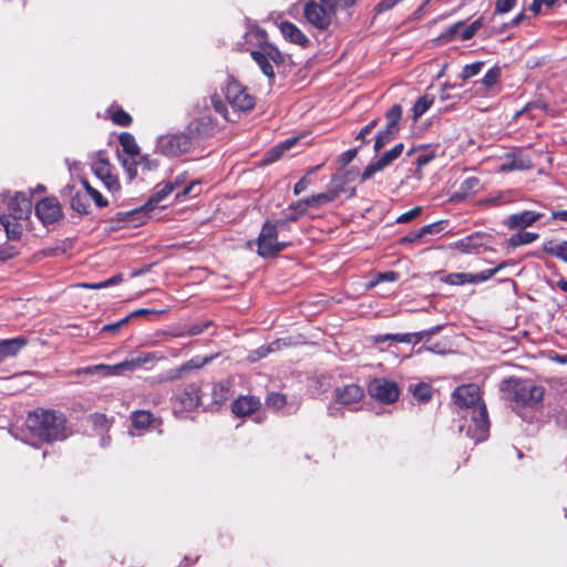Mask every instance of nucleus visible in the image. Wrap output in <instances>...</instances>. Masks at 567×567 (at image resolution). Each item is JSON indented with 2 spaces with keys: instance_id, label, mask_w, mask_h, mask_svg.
I'll return each instance as SVG.
<instances>
[{
  "instance_id": "nucleus-34",
  "label": "nucleus",
  "mask_w": 567,
  "mask_h": 567,
  "mask_svg": "<svg viewBox=\"0 0 567 567\" xmlns=\"http://www.w3.org/2000/svg\"><path fill=\"white\" fill-rule=\"evenodd\" d=\"M120 144L123 147V151L131 156H135L140 152V147L131 133H122L120 135Z\"/></svg>"
},
{
  "instance_id": "nucleus-21",
  "label": "nucleus",
  "mask_w": 567,
  "mask_h": 567,
  "mask_svg": "<svg viewBox=\"0 0 567 567\" xmlns=\"http://www.w3.org/2000/svg\"><path fill=\"white\" fill-rule=\"evenodd\" d=\"M279 30L282 37L290 41L291 43L298 44L300 47H307L309 43L308 38L302 33V31L297 28L293 23L284 21L279 24Z\"/></svg>"
},
{
  "instance_id": "nucleus-3",
  "label": "nucleus",
  "mask_w": 567,
  "mask_h": 567,
  "mask_svg": "<svg viewBox=\"0 0 567 567\" xmlns=\"http://www.w3.org/2000/svg\"><path fill=\"white\" fill-rule=\"evenodd\" d=\"M503 395L517 405L534 406L544 399L545 389L530 382L517 379L505 380L501 385Z\"/></svg>"
},
{
  "instance_id": "nucleus-8",
  "label": "nucleus",
  "mask_w": 567,
  "mask_h": 567,
  "mask_svg": "<svg viewBox=\"0 0 567 567\" xmlns=\"http://www.w3.org/2000/svg\"><path fill=\"white\" fill-rule=\"evenodd\" d=\"M93 174L104 184L106 189L115 193L120 189L117 176L112 172V165L106 156L100 152L91 165Z\"/></svg>"
},
{
  "instance_id": "nucleus-7",
  "label": "nucleus",
  "mask_w": 567,
  "mask_h": 567,
  "mask_svg": "<svg viewBox=\"0 0 567 567\" xmlns=\"http://www.w3.org/2000/svg\"><path fill=\"white\" fill-rule=\"evenodd\" d=\"M251 56L254 61L259 65L262 73L270 79L275 75L272 64L279 65L284 62L281 52L269 43H266L258 50L252 51Z\"/></svg>"
},
{
  "instance_id": "nucleus-20",
  "label": "nucleus",
  "mask_w": 567,
  "mask_h": 567,
  "mask_svg": "<svg viewBox=\"0 0 567 567\" xmlns=\"http://www.w3.org/2000/svg\"><path fill=\"white\" fill-rule=\"evenodd\" d=\"M357 0H321V29L331 22V17L339 8L352 6Z\"/></svg>"
},
{
  "instance_id": "nucleus-6",
  "label": "nucleus",
  "mask_w": 567,
  "mask_h": 567,
  "mask_svg": "<svg viewBox=\"0 0 567 567\" xmlns=\"http://www.w3.org/2000/svg\"><path fill=\"white\" fill-rule=\"evenodd\" d=\"M156 148L165 156L177 157L192 148V138L184 133L163 135L158 137Z\"/></svg>"
},
{
  "instance_id": "nucleus-13",
  "label": "nucleus",
  "mask_w": 567,
  "mask_h": 567,
  "mask_svg": "<svg viewBox=\"0 0 567 567\" xmlns=\"http://www.w3.org/2000/svg\"><path fill=\"white\" fill-rule=\"evenodd\" d=\"M404 145L402 143L396 144L391 150L386 151L381 155L379 159L373 163H370L362 173V179L371 178L375 173L384 169L389 166L393 161H395L403 152Z\"/></svg>"
},
{
  "instance_id": "nucleus-64",
  "label": "nucleus",
  "mask_w": 567,
  "mask_h": 567,
  "mask_svg": "<svg viewBox=\"0 0 567 567\" xmlns=\"http://www.w3.org/2000/svg\"><path fill=\"white\" fill-rule=\"evenodd\" d=\"M423 237V234H421V228L414 233L409 234L408 236L403 237L401 239L402 244H410L414 243Z\"/></svg>"
},
{
  "instance_id": "nucleus-41",
  "label": "nucleus",
  "mask_w": 567,
  "mask_h": 567,
  "mask_svg": "<svg viewBox=\"0 0 567 567\" xmlns=\"http://www.w3.org/2000/svg\"><path fill=\"white\" fill-rule=\"evenodd\" d=\"M305 17L311 24L319 27V6L315 1L306 4Z\"/></svg>"
},
{
  "instance_id": "nucleus-4",
  "label": "nucleus",
  "mask_w": 567,
  "mask_h": 567,
  "mask_svg": "<svg viewBox=\"0 0 567 567\" xmlns=\"http://www.w3.org/2000/svg\"><path fill=\"white\" fill-rule=\"evenodd\" d=\"M225 97L235 112H249L255 106V97L234 79H229L224 89Z\"/></svg>"
},
{
  "instance_id": "nucleus-51",
  "label": "nucleus",
  "mask_w": 567,
  "mask_h": 567,
  "mask_svg": "<svg viewBox=\"0 0 567 567\" xmlns=\"http://www.w3.org/2000/svg\"><path fill=\"white\" fill-rule=\"evenodd\" d=\"M396 133H389V130H383L380 132L375 138L374 142V151L379 152L382 147H384L394 136Z\"/></svg>"
},
{
  "instance_id": "nucleus-61",
  "label": "nucleus",
  "mask_w": 567,
  "mask_h": 567,
  "mask_svg": "<svg viewBox=\"0 0 567 567\" xmlns=\"http://www.w3.org/2000/svg\"><path fill=\"white\" fill-rule=\"evenodd\" d=\"M189 130L195 131L198 134H206L209 131V125L208 124L202 125L199 121H194L190 123Z\"/></svg>"
},
{
  "instance_id": "nucleus-11",
  "label": "nucleus",
  "mask_w": 567,
  "mask_h": 567,
  "mask_svg": "<svg viewBox=\"0 0 567 567\" xmlns=\"http://www.w3.org/2000/svg\"><path fill=\"white\" fill-rule=\"evenodd\" d=\"M199 388L196 384H188L174 398L175 413L193 411L199 405Z\"/></svg>"
},
{
  "instance_id": "nucleus-54",
  "label": "nucleus",
  "mask_w": 567,
  "mask_h": 567,
  "mask_svg": "<svg viewBox=\"0 0 567 567\" xmlns=\"http://www.w3.org/2000/svg\"><path fill=\"white\" fill-rule=\"evenodd\" d=\"M517 0H496L495 4V13L504 14L508 11H511Z\"/></svg>"
},
{
  "instance_id": "nucleus-49",
  "label": "nucleus",
  "mask_w": 567,
  "mask_h": 567,
  "mask_svg": "<svg viewBox=\"0 0 567 567\" xmlns=\"http://www.w3.org/2000/svg\"><path fill=\"white\" fill-rule=\"evenodd\" d=\"M287 401L285 395L280 393H271L266 399V405L274 410H280L286 405Z\"/></svg>"
},
{
  "instance_id": "nucleus-31",
  "label": "nucleus",
  "mask_w": 567,
  "mask_h": 567,
  "mask_svg": "<svg viewBox=\"0 0 567 567\" xmlns=\"http://www.w3.org/2000/svg\"><path fill=\"white\" fill-rule=\"evenodd\" d=\"M543 250L546 254L555 256V257L564 260L565 262H567V241H563V243L547 241L544 244Z\"/></svg>"
},
{
  "instance_id": "nucleus-17",
  "label": "nucleus",
  "mask_w": 567,
  "mask_h": 567,
  "mask_svg": "<svg viewBox=\"0 0 567 567\" xmlns=\"http://www.w3.org/2000/svg\"><path fill=\"white\" fill-rule=\"evenodd\" d=\"M364 396V390L358 384H348L334 391L337 403L346 406L359 403Z\"/></svg>"
},
{
  "instance_id": "nucleus-37",
  "label": "nucleus",
  "mask_w": 567,
  "mask_h": 567,
  "mask_svg": "<svg viewBox=\"0 0 567 567\" xmlns=\"http://www.w3.org/2000/svg\"><path fill=\"white\" fill-rule=\"evenodd\" d=\"M410 391L412 392L413 396L421 402H426L432 396V388L426 383L411 385Z\"/></svg>"
},
{
  "instance_id": "nucleus-45",
  "label": "nucleus",
  "mask_w": 567,
  "mask_h": 567,
  "mask_svg": "<svg viewBox=\"0 0 567 567\" xmlns=\"http://www.w3.org/2000/svg\"><path fill=\"white\" fill-rule=\"evenodd\" d=\"M112 121L120 126H128L132 122L131 115L122 109H115L111 114Z\"/></svg>"
},
{
  "instance_id": "nucleus-24",
  "label": "nucleus",
  "mask_w": 567,
  "mask_h": 567,
  "mask_svg": "<svg viewBox=\"0 0 567 567\" xmlns=\"http://www.w3.org/2000/svg\"><path fill=\"white\" fill-rule=\"evenodd\" d=\"M532 167L530 161L526 157L507 154L499 166L501 172L525 171Z\"/></svg>"
},
{
  "instance_id": "nucleus-5",
  "label": "nucleus",
  "mask_w": 567,
  "mask_h": 567,
  "mask_svg": "<svg viewBox=\"0 0 567 567\" xmlns=\"http://www.w3.org/2000/svg\"><path fill=\"white\" fill-rule=\"evenodd\" d=\"M286 246V243L278 240L276 225L266 223L257 238V254L262 258L274 257Z\"/></svg>"
},
{
  "instance_id": "nucleus-33",
  "label": "nucleus",
  "mask_w": 567,
  "mask_h": 567,
  "mask_svg": "<svg viewBox=\"0 0 567 567\" xmlns=\"http://www.w3.org/2000/svg\"><path fill=\"white\" fill-rule=\"evenodd\" d=\"M281 346H287V342L285 340H276L269 343L268 346H262L249 355V360L257 361L266 357L268 353L279 351L281 349Z\"/></svg>"
},
{
  "instance_id": "nucleus-44",
  "label": "nucleus",
  "mask_w": 567,
  "mask_h": 567,
  "mask_svg": "<svg viewBox=\"0 0 567 567\" xmlns=\"http://www.w3.org/2000/svg\"><path fill=\"white\" fill-rule=\"evenodd\" d=\"M463 28V22H456L449 27L440 37L443 42H450L460 39V31Z\"/></svg>"
},
{
  "instance_id": "nucleus-10",
  "label": "nucleus",
  "mask_w": 567,
  "mask_h": 567,
  "mask_svg": "<svg viewBox=\"0 0 567 567\" xmlns=\"http://www.w3.org/2000/svg\"><path fill=\"white\" fill-rule=\"evenodd\" d=\"M353 174L349 171L339 172L332 178L328 190L324 194H321V202H331L339 197L341 194L347 195V197H351L355 193V188L352 186H348V184L352 181Z\"/></svg>"
},
{
  "instance_id": "nucleus-26",
  "label": "nucleus",
  "mask_w": 567,
  "mask_h": 567,
  "mask_svg": "<svg viewBox=\"0 0 567 567\" xmlns=\"http://www.w3.org/2000/svg\"><path fill=\"white\" fill-rule=\"evenodd\" d=\"M210 360H212V358H204V359L194 358L190 361L182 364L181 367L171 370L168 372L167 379L168 380H177V379L182 378L185 373H187L192 370L202 368L203 365L208 363Z\"/></svg>"
},
{
  "instance_id": "nucleus-56",
  "label": "nucleus",
  "mask_w": 567,
  "mask_h": 567,
  "mask_svg": "<svg viewBox=\"0 0 567 567\" xmlns=\"http://www.w3.org/2000/svg\"><path fill=\"white\" fill-rule=\"evenodd\" d=\"M199 181H194L189 183L181 193H178L177 197H186V196H197L199 194V190L197 187L199 186Z\"/></svg>"
},
{
  "instance_id": "nucleus-35",
  "label": "nucleus",
  "mask_w": 567,
  "mask_h": 567,
  "mask_svg": "<svg viewBox=\"0 0 567 567\" xmlns=\"http://www.w3.org/2000/svg\"><path fill=\"white\" fill-rule=\"evenodd\" d=\"M318 200L317 197H312L311 199L298 202L296 205L290 206L291 214L286 216L287 220H296L298 216L305 214L308 209V207L311 204H315Z\"/></svg>"
},
{
  "instance_id": "nucleus-62",
  "label": "nucleus",
  "mask_w": 567,
  "mask_h": 567,
  "mask_svg": "<svg viewBox=\"0 0 567 567\" xmlns=\"http://www.w3.org/2000/svg\"><path fill=\"white\" fill-rule=\"evenodd\" d=\"M310 181H309V175H306L303 176L296 185H295V194L298 195L300 194L301 192H303L307 186L309 185Z\"/></svg>"
},
{
  "instance_id": "nucleus-18",
  "label": "nucleus",
  "mask_w": 567,
  "mask_h": 567,
  "mask_svg": "<svg viewBox=\"0 0 567 567\" xmlns=\"http://www.w3.org/2000/svg\"><path fill=\"white\" fill-rule=\"evenodd\" d=\"M261 406V402L257 396L254 395H240L231 404V412L238 416H248Z\"/></svg>"
},
{
  "instance_id": "nucleus-57",
  "label": "nucleus",
  "mask_w": 567,
  "mask_h": 567,
  "mask_svg": "<svg viewBox=\"0 0 567 567\" xmlns=\"http://www.w3.org/2000/svg\"><path fill=\"white\" fill-rule=\"evenodd\" d=\"M480 181L476 177L466 178L461 186L463 193H474L478 187Z\"/></svg>"
},
{
  "instance_id": "nucleus-29",
  "label": "nucleus",
  "mask_w": 567,
  "mask_h": 567,
  "mask_svg": "<svg viewBox=\"0 0 567 567\" xmlns=\"http://www.w3.org/2000/svg\"><path fill=\"white\" fill-rule=\"evenodd\" d=\"M157 359L155 353H142L135 358L123 361V368L125 371H133L138 367L154 362Z\"/></svg>"
},
{
  "instance_id": "nucleus-36",
  "label": "nucleus",
  "mask_w": 567,
  "mask_h": 567,
  "mask_svg": "<svg viewBox=\"0 0 567 567\" xmlns=\"http://www.w3.org/2000/svg\"><path fill=\"white\" fill-rule=\"evenodd\" d=\"M152 423V414L147 411H136L132 414V425L135 429L144 430Z\"/></svg>"
},
{
  "instance_id": "nucleus-47",
  "label": "nucleus",
  "mask_w": 567,
  "mask_h": 567,
  "mask_svg": "<svg viewBox=\"0 0 567 567\" xmlns=\"http://www.w3.org/2000/svg\"><path fill=\"white\" fill-rule=\"evenodd\" d=\"M483 66H484V62H481V61L472 63V64H466L462 69L460 76L463 81H466V80L477 75L481 72Z\"/></svg>"
},
{
  "instance_id": "nucleus-32",
  "label": "nucleus",
  "mask_w": 567,
  "mask_h": 567,
  "mask_svg": "<svg viewBox=\"0 0 567 567\" xmlns=\"http://www.w3.org/2000/svg\"><path fill=\"white\" fill-rule=\"evenodd\" d=\"M434 103V96L430 94L422 95L412 109V117L417 121Z\"/></svg>"
},
{
  "instance_id": "nucleus-12",
  "label": "nucleus",
  "mask_w": 567,
  "mask_h": 567,
  "mask_svg": "<svg viewBox=\"0 0 567 567\" xmlns=\"http://www.w3.org/2000/svg\"><path fill=\"white\" fill-rule=\"evenodd\" d=\"M35 215L43 224H53L62 217V208L55 197H45L37 203Z\"/></svg>"
},
{
  "instance_id": "nucleus-27",
  "label": "nucleus",
  "mask_w": 567,
  "mask_h": 567,
  "mask_svg": "<svg viewBox=\"0 0 567 567\" xmlns=\"http://www.w3.org/2000/svg\"><path fill=\"white\" fill-rule=\"evenodd\" d=\"M25 219H16L10 216H1L0 223L4 227L7 236L9 239L16 240L19 239L23 231L22 221Z\"/></svg>"
},
{
  "instance_id": "nucleus-60",
  "label": "nucleus",
  "mask_w": 567,
  "mask_h": 567,
  "mask_svg": "<svg viewBox=\"0 0 567 567\" xmlns=\"http://www.w3.org/2000/svg\"><path fill=\"white\" fill-rule=\"evenodd\" d=\"M377 120L368 123L357 135V140L364 141L365 136L371 133V131L377 126Z\"/></svg>"
},
{
  "instance_id": "nucleus-22",
  "label": "nucleus",
  "mask_w": 567,
  "mask_h": 567,
  "mask_svg": "<svg viewBox=\"0 0 567 567\" xmlns=\"http://www.w3.org/2000/svg\"><path fill=\"white\" fill-rule=\"evenodd\" d=\"M542 216H543V214H540V213L526 210V212H523L519 214L511 215L506 220V225L511 229L525 228L527 226L533 225Z\"/></svg>"
},
{
  "instance_id": "nucleus-25",
  "label": "nucleus",
  "mask_w": 567,
  "mask_h": 567,
  "mask_svg": "<svg viewBox=\"0 0 567 567\" xmlns=\"http://www.w3.org/2000/svg\"><path fill=\"white\" fill-rule=\"evenodd\" d=\"M303 136H293L289 137L286 141L281 142L277 146L272 147L265 156L264 162L272 163L277 161L284 153L290 151L296 144H298Z\"/></svg>"
},
{
  "instance_id": "nucleus-9",
  "label": "nucleus",
  "mask_w": 567,
  "mask_h": 567,
  "mask_svg": "<svg viewBox=\"0 0 567 567\" xmlns=\"http://www.w3.org/2000/svg\"><path fill=\"white\" fill-rule=\"evenodd\" d=\"M368 391L372 398L385 404L395 402L400 395L398 384L383 378L371 381Z\"/></svg>"
},
{
  "instance_id": "nucleus-50",
  "label": "nucleus",
  "mask_w": 567,
  "mask_h": 567,
  "mask_svg": "<svg viewBox=\"0 0 567 567\" xmlns=\"http://www.w3.org/2000/svg\"><path fill=\"white\" fill-rule=\"evenodd\" d=\"M389 340L401 342V343H410V337H408L406 333H396V334L388 333V334H380V336L374 337L375 343H381V342L389 341Z\"/></svg>"
},
{
  "instance_id": "nucleus-15",
  "label": "nucleus",
  "mask_w": 567,
  "mask_h": 567,
  "mask_svg": "<svg viewBox=\"0 0 567 567\" xmlns=\"http://www.w3.org/2000/svg\"><path fill=\"white\" fill-rule=\"evenodd\" d=\"M173 193V185L166 183L159 190H157L150 199L138 209H134L128 213L130 216H137V220L140 224L145 223L146 215L150 210H152L155 206H157L164 198H166L169 194Z\"/></svg>"
},
{
  "instance_id": "nucleus-52",
  "label": "nucleus",
  "mask_w": 567,
  "mask_h": 567,
  "mask_svg": "<svg viewBox=\"0 0 567 567\" xmlns=\"http://www.w3.org/2000/svg\"><path fill=\"white\" fill-rule=\"evenodd\" d=\"M210 101L217 113H219L225 120L233 121L228 113L227 106L223 103L217 94L212 95Z\"/></svg>"
},
{
  "instance_id": "nucleus-48",
  "label": "nucleus",
  "mask_w": 567,
  "mask_h": 567,
  "mask_svg": "<svg viewBox=\"0 0 567 567\" xmlns=\"http://www.w3.org/2000/svg\"><path fill=\"white\" fill-rule=\"evenodd\" d=\"M212 324L210 321H206L203 323H194L187 330L175 333V337H190L200 334L205 329H207Z\"/></svg>"
},
{
  "instance_id": "nucleus-63",
  "label": "nucleus",
  "mask_w": 567,
  "mask_h": 567,
  "mask_svg": "<svg viewBox=\"0 0 567 567\" xmlns=\"http://www.w3.org/2000/svg\"><path fill=\"white\" fill-rule=\"evenodd\" d=\"M355 156H357V150H355V148H352V150H349V151L344 152V153L340 156V161H341L342 165H347V164H349L351 161H353Z\"/></svg>"
},
{
  "instance_id": "nucleus-58",
  "label": "nucleus",
  "mask_w": 567,
  "mask_h": 567,
  "mask_svg": "<svg viewBox=\"0 0 567 567\" xmlns=\"http://www.w3.org/2000/svg\"><path fill=\"white\" fill-rule=\"evenodd\" d=\"M396 278H398V274L394 272V271H388V272H384V274H379L377 276V280L370 281L368 284V288L374 287L377 285V282H379V281H384V280H386V281H394Z\"/></svg>"
},
{
  "instance_id": "nucleus-14",
  "label": "nucleus",
  "mask_w": 567,
  "mask_h": 567,
  "mask_svg": "<svg viewBox=\"0 0 567 567\" xmlns=\"http://www.w3.org/2000/svg\"><path fill=\"white\" fill-rule=\"evenodd\" d=\"M502 268H504V264H501L496 268L484 270L478 274H465V272H455L450 274L445 277L444 281L450 285H464V284H475V282H482L486 281L491 277H493L495 274H497Z\"/></svg>"
},
{
  "instance_id": "nucleus-42",
  "label": "nucleus",
  "mask_w": 567,
  "mask_h": 567,
  "mask_svg": "<svg viewBox=\"0 0 567 567\" xmlns=\"http://www.w3.org/2000/svg\"><path fill=\"white\" fill-rule=\"evenodd\" d=\"M82 185L97 207L107 206V200L102 196V194L99 190L92 187L87 181H82Z\"/></svg>"
},
{
  "instance_id": "nucleus-28",
  "label": "nucleus",
  "mask_w": 567,
  "mask_h": 567,
  "mask_svg": "<svg viewBox=\"0 0 567 567\" xmlns=\"http://www.w3.org/2000/svg\"><path fill=\"white\" fill-rule=\"evenodd\" d=\"M501 74V69L498 66H493L485 73L481 82L477 84L481 85V89H484L486 92H488L499 83Z\"/></svg>"
},
{
  "instance_id": "nucleus-1",
  "label": "nucleus",
  "mask_w": 567,
  "mask_h": 567,
  "mask_svg": "<svg viewBox=\"0 0 567 567\" xmlns=\"http://www.w3.org/2000/svg\"><path fill=\"white\" fill-rule=\"evenodd\" d=\"M455 403L462 408L472 409V422L474 427H468V435L475 441L485 440L488 432V416L485 404L481 401L480 388L476 384L458 386L453 392Z\"/></svg>"
},
{
  "instance_id": "nucleus-46",
  "label": "nucleus",
  "mask_w": 567,
  "mask_h": 567,
  "mask_svg": "<svg viewBox=\"0 0 567 567\" xmlns=\"http://www.w3.org/2000/svg\"><path fill=\"white\" fill-rule=\"evenodd\" d=\"M122 280H123V276L121 274H118L107 280H104V281L94 282V284H81L80 286L83 288H86V289H102V288H106L112 285L118 284Z\"/></svg>"
},
{
  "instance_id": "nucleus-43",
  "label": "nucleus",
  "mask_w": 567,
  "mask_h": 567,
  "mask_svg": "<svg viewBox=\"0 0 567 567\" xmlns=\"http://www.w3.org/2000/svg\"><path fill=\"white\" fill-rule=\"evenodd\" d=\"M537 237H538V235L535 233L524 231V233H518V234L514 235L513 237H511L509 243L513 246L526 245V244H530L534 240H536Z\"/></svg>"
},
{
  "instance_id": "nucleus-39",
  "label": "nucleus",
  "mask_w": 567,
  "mask_h": 567,
  "mask_svg": "<svg viewBox=\"0 0 567 567\" xmlns=\"http://www.w3.org/2000/svg\"><path fill=\"white\" fill-rule=\"evenodd\" d=\"M482 18L476 19L470 25H465V23L463 22V28L460 31V39L464 41L472 39L475 35V33L482 28Z\"/></svg>"
},
{
  "instance_id": "nucleus-16",
  "label": "nucleus",
  "mask_w": 567,
  "mask_h": 567,
  "mask_svg": "<svg viewBox=\"0 0 567 567\" xmlns=\"http://www.w3.org/2000/svg\"><path fill=\"white\" fill-rule=\"evenodd\" d=\"M31 209V200L24 194L18 193L9 202L8 213L2 216H10L16 219H28Z\"/></svg>"
},
{
  "instance_id": "nucleus-40",
  "label": "nucleus",
  "mask_w": 567,
  "mask_h": 567,
  "mask_svg": "<svg viewBox=\"0 0 567 567\" xmlns=\"http://www.w3.org/2000/svg\"><path fill=\"white\" fill-rule=\"evenodd\" d=\"M481 245L478 236H470L456 243V247L463 252H472Z\"/></svg>"
},
{
  "instance_id": "nucleus-59",
  "label": "nucleus",
  "mask_w": 567,
  "mask_h": 567,
  "mask_svg": "<svg viewBox=\"0 0 567 567\" xmlns=\"http://www.w3.org/2000/svg\"><path fill=\"white\" fill-rule=\"evenodd\" d=\"M441 230H442L441 223H433V224L423 226L421 228V234H423V236H425L429 234H439Z\"/></svg>"
},
{
  "instance_id": "nucleus-23",
  "label": "nucleus",
  "mask_w": 567,
  "mask_h": 567,
  "mask_svg": "<svg viewBox=\"0 0 567 567\" xmlns=\"http://www.w3.org/2000/svg\"><path fill=\"white\" fill-rule=\"evenodd\" d=\"M74 373L76 375L95 374V373H100L103 375H120V374L124 373V368H123V362L114 364V365L95 364V365H90L86 368L78 369Z\"/></svg>"
},
{
  "instance_id": "nucleus-38",
  "label": "nucleus",
  "mask_w": 567,
  "mask_h": 567,
  "mask_svg": "<svg viewBox=\"0 0 567 567\" xmlns=\"http://www.w3.org/2000/svg\"><path fill=\"white\" fill-rule=\"evenodd\" d=\"M229 394H230V391H229V386L227 384H225V383L214 384L212 396H213V401L216 404L225 403L228 400Z\"/></svg>"
},
{
  "instance_id": "nucleus-19",
  "label": "nucleus",
  "mask_w": 567,
  "mask_h": 567,
  "mask_svg": "<svg viewBox=\"0 0 567 567\" xmlns=\"http://www.w3.org/2000/svg\"><path fill=\"white\" fill-rule=\"evenodd\" d=\"M27 343L28 341L24 337L1 340L0 363L9 358L16 357L27 346Z\"/></svg>"
},
{
  "instance_id": "nucleus-30",
  "label": "nucleus",
  "mask_w": 567,
  "mask_h": 567,
  "mask_svg": "<svg viewBox=\"0 0 567 567\" xmlns=\"http://www.w3.org/2000/svg\"><path fill=\"white\" fill-rule=\"evenodd\" d=\"M386 117V130L389 133L399 132V122L402 117V107L399 104L393 105L385 114Z\"/></svg>"
},
{
  "instance_id": "nucleus-2",
  "label": "nucleus",
  "mask_w": 567,
  "mask_h": 567,
  "mask_svg": "<svg viewBox=\"0 0 567 567\" xmlns=\"http://www.w3.org/2000/svg\"><path fill=\"white\" fill-rule=\"evenodd\" d=\"M30 431L44 442H53L66 437L65 419L54 411H35L28 417Z\"/></svg>"
},
{
  "instance_id": "nucleus-55",
  "label": "nucleus",
  "mask_w": 567,
  "mask_h": 567,
  "mask_svg": "<svg viewBox=\"0 0 567 567\" xmlns=\"http://www.w3.org/2000/svg\"><path fill=\"white\" fill-rule=\"evenodd\" d=\"M422 212V207L420 206H416L414 208H412L411 210L400 215L398 218H396V221L399 224H405V223H409L411 221L412 219H414L415 217H417Z\"/></svg>"
},
{
  "instance_id": "nucleus-53",
  "label": "nucleus",
  "mask_w": 567,
  "mask_h": 567,
  "mask_svg": "<svg viewBox=\"0 0 567 567\" xmlns=\"http://www.w3.org/2000/svg\"><path fill=\"white\" fill-rule=\"evenodd\" d=\"M419 150H423V152L416 157V165L421 168L429 164L436 155L425 146H420Z\"/></svg>"
}]
</instances>
